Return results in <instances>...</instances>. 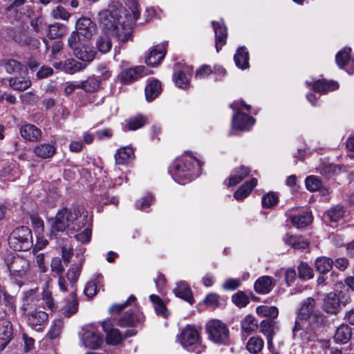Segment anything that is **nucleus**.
Masks as SVG:
<instances>
[{
	"mask_svg": "<svg viewBox=\"0 0 354 354\" xmlns=\"http://www.w3.org/2000/svg\"><path fill=\"white\" fill-rule=\"evenodd\" d=\"M132 17L120 4L109 6L108 10L99 12V22L104 29L115 36L119 41H126L131 35L132 26L139 18L138 3L133 0L129 3Z\"/></svg>",
	"mask_w": 354,
	"mask_h": 354,
	"instance_id": "obj_1",
	"label": "nucleus"
},
{
	"mask_svg": "<svg viewBox=\"0 0 354 354\" xmlns=\"http://www.w3.org/2000/svg\"><path fill=\"white\" fill-rule=\"evenodd\" d=\"M297 317L299 320L295 322L293 334L296 336L297 333L301 331V338L306 342L315 341L327 323L326 317L316 308L315 300L312 297L301 303Z\"/></svg>",
	"mask_w": 354,
	"mask_h": 354,
	"instance_id": "obj_2",
	"label": "nucleus"
},
{
	"mask_svg": "<svg viewBox=\"0 0 354 354\" xmlns=\"http://www.w3.org/2000/svg\"><path fill=\"white\" fill-rule=\"evenodd\" d=\"M50 222L53 232L66 231L68 234H72L86 225L88 215L82 207L63 208Z\"/></svg>",
	"mask_w": 354,
	"mask_h": 354,
	"instance_id": "obj_3",
	"label": "nucleus"
},
{
	"mask_svg": "<svg viewBox=\"0 0 354 354\" xmlns=\"http://www.w3.org/2000/svg\"><path fill=\"white\" fill-rule=\"evenodd\" d=\"M201 163L190 153H185L176 158L169 171L174 180L179 184H186L198 175Z\"/></svg>",
	"mask_w": 354,
	"mask_h": 354,
	"instance_id": "obj_4",
	"label": "nucleus"
},
{
	"mask_svg": "<svg viewBox=\"0 0 354 354\" xmlns=\"http://www.w3.org/2000/svg\"><path fill=\"white\" fill-rule=\"evenodd\" d=\"M178 341L188 351L201 354L205 349L201 343V337L198 328L192 325H187L178 336Z\"/></svg>",
	"mask_w": 354,
	"mask_h": 354,
	"instance_id": "obj_5",
	"label": "nucleus"
},
{
	"mask_svg": "<svg viewBox=\"0 0 354 354\" xmlns=\"http://www.w3.org/2000/svg\"><path fill=\"white\" fill-rule=\"evenodd\" d=\"M205 330L209 339L218 344H226L228 342L230 331L227 325L218 319L209 321Z\"/></svg>",
	"mask_w": 354,
	"mask_h": 354,
	"instance_id": "obj_6",
	"label": "nucleus"
},
{
	"mask_svg": "<svg viewBox=\"0 0 354 354\" xmlns=\"http://www.w3.org/2000/svg\"><path fill=\"white\" fill-rule=\"evenodd\" d=\"M230 107L236 111L232 117V125L233 129L246 131L254 124V119L241 111L243 109L249 111L250 109L249 105L245 104L243 101H236L232 103Z\"/></svg>",
	"mask_w": 354,
	"mask_h": 354,
	"instance_id": "obj_7",
	"label": "nucleus"
},
{
	"mask_svg": "<svg viewBox=\"0 0 354 354\" xmlns=\"http://www.w3.org/2000/svg\"><path fill=\"white\" fill-rule=\"evenodd\" d=\"M82 268V261L78 263L72 265L66 273V276H59L58 285L63 292L68 290V286L71 290H76L75 284L77 281Z\"/></svg>",
	"mask_w": 354,
	"mask_h": 354,
	"instance_id": "obj_8",
	"label": "nucleus"
},
{
	"mask_svg": "<svg viewBox=\"0 0 354 354\" xmlns=\"http://www.w3.org/2000/svg\"><path fill=\"white\" fill-rule=\"evenodd\" d=\"M148 75L145 66H138L122 70L118 75L120 81L124 84H130L140 78Z\"/></svg>",
	"mask_w": 354,
	"mask_h": 354,
	"instance_id": "obj_9",
	"label": "nucleus"
},
{
	"mask_svg": "<svg viewBox=\"0 0 354 354\" xmlns=\"http://www.w3.org/2000/svg\"><path fill=\"white\" fill-rule=\"evenodd\" d=\"M351 48H345L339 51L335 57L336 63L340 68H345V70L351 74L354 71V61L351 59L350 53Z\"/></svg>",
	"mask_w": 354,
	"mask_h": 354,
	"instance_id": "obj_10",
	"label": "nucleus"
},
{
	"mask_svg": "<svg viewBox=\"0 0 354 354\" xmlns=\"http://www.w3.org/2000/svg\"><path fill=\"white\" fill-rule=\"evenodd\" d=\"M102 328L106 335V343L111 345L120 344L123 337L118 329L113 328V324L110 320L103 322Z\"/></svg>",
	"mask_w": 354,
	"mask_h": 354,
	"instance_id": "obj_11",
	"label": "nucleus"
},
{
	"mask_svg": "<svg viewBox=\"0 0 354 354\" xmlns=\"http://www.w3.org/2000/svg\"><path fill=\"white\" fill-rule=\"evenodd\" d=\"M144 319L143 315L136 310H128L118 319V325L121 327L135 326Z\"/></svg>",
	"mask_w": 354,
	"mask_h": 354,
	"instance_id": "obj_12",
	"label": "nucleus"
},
{
	"mask_svg": "<svg viewBox=\"0 0 354 354\" xmlns=\"http://www.w3.org/2000/svg\"><path fill=\"white\" fill-rule=\"evenodd\" d=\"M77 33L90 39L95 31V25L89 18L82 17L76 23Z\"/></svg>",
	"mask_w": 354,
	"mask_h": 354,
	"instance_id": "obj_13",
	"label": "nucleus"
},
{
	"mask_svg": "<svg viewBox=\"0 0 354 354\" xmlns=\"http://www.w3.org/2000/svg\"><path fill=\"white\" fill-rule=\"evenodd\" d=\"M215 34V47L217 53L225 44L227 32L226 27L219 22L213 21L212 22Z\"/></svg>",
	"mask_w": 354,
	"mask_h": 354,
	"instance_id": "obj_14",
	"label": "nucleus"
},
{
	"mask_svg": "<svg viewBox=\"0 0 354 354\" xmlns=\"http://www.w3.org/2000/svg\"><path fill=\"white\" fill-rule=\"evenodd\" d=\"M289 218L292 225L297 228H301L307 226L313 220L311 214L304 210H301L297 213L290 214Z\"/></svg>",
	"mask_w": 354,
	"mask_h": 354,
	"instance_id": "obj_15",
	"label": "nucleus"
},
{
	"mask_svg": "<svg viewBox=\"0 0 354 354\" xmlns=\"http://www.w3.org/2000/svg\"><path fill=\"white\" fill-rule=\"evenodd\" d=\"M323 310L328 314H336L340 308L339 298L336 293L330 292L324 299Z\"/></svg>",
	"mask_w": 354,
	"mask_h": 354,
	"instance_id": "obj_16",
	"label": "nucleus"
},
{
	"mask_svg": "<svg viewBox=\"0 0 354 354\" xmlns=\"http://www.w3.org/2000/svg\"><path fill=\"white\" fill-rule=\"evenodd\" d=\"M165 55V48L164 45L155 46L150 50L149 55L146 57L145 62L147 65L156 66L160 64Z\"/></svg>",
	"mask_w": 354,
	"mask_h": 354,
	"instance_id": "obj_17",
	"label": "nucleus"
},
{
	"mask_svg": "<svg viewBox=\"0 0 354 354\" xmlns=\"http://www.w3.org/2000/svg\"><path fill=\"white\" fill-rule=\"evenodd\" d=\"M274 286V280L269 276H263L257 279L254 283V290L259 294L269 293Z\"/></svg>",
	"mask_w": 354,
	"mask_h": 354,
	"instance_id": "obj_18",
	"label": "nucleus"
},
{
	"mask_svg": "<svg viewBox=\"0 0 354 354\" xmlns=\"http://www.w3.org/2000/svg\"><path fill=\"white\" fill-rule=\"evenodd\" d=\"M83 342L86 348L96 349L102 343V338L94 330H88L84 333Z\"/></svg>",
	"mask_w": 354,
	"mask_h": 354,
	"instance_id": "obj_19",
	"label": "nucleus"
},
{
	"mask_svg": "<svg viewBox=\"0 0 354 354\" xmlns=\"http://www.w3.org/2000/svg\"><path fill=\"white\" fill-rule=\"evenodd\" d=\"M173 291L176 297L184 299L190 304L194 302L192 290L186 282L180 281L178 283L176 288Z\"/></svg>",
	"mask_w": 354,
	"mask_h": 354,
	"instance_id": "obj_20",
	"label": "nucleus"
},
{
	"mask_svg": "<svg viewBox=\"0 0 354 354\" xmlns=\"http://www.w3.org/2000/svg\"><path fill=\"white\" fill-rule=\"evenodd\" d=\"M73 53L77 59L84 62H91L95 56V51L91 49L86 44H81L75 47Z\"/></svg>",
	"mask_w": 354,
	"mask_h": 354,
	"instance_id": "obj_21",
	"label": "nucleus"
},
{
	"mask_svg": "<svg viewBox=\"0 0 354 354\" xmlns=\"http://www.w3.org/2000/svg\"><path fill=\"white\" fill-rule=\"evenodd\" d=\"M250 174V169L245 166H241L236 169L230 175L225 183L227 186H234L242 181Z\"/></svg>",
	"mask_w": 354,
	"mask_h": 354,
	"instance_id": "obj_22",
	"label": "nucleus"
},
{
	"mask_svg": "<svg viewBox=\"0 0 354 354\" xmlns=\"http://www.w3.org/2000/svg\"><path fill=\"white\" fill-rule=\"evenodd\" d=\"M48 319V315L41 310L39 311H32L31 313H28L27 322L29 326L31 327L39 326L37 328V330H39L41 329V326L43 323H44Z\"/></svg>",
	"mask_w": 354,
	"mask_h": 354,
	"instance_id": "obj_23",
	"label": "nucleus"
},
{
	"mask_svg": "<svg viewBox=\"0 0 354 354\" xmlns=\"http://www.w3.org/2000/svg\"><path fill=\"white\" fill-rule=\"evenodd\" d=\"M241 328L242 336L247 337L257 329V321L252 315H248L242 319Z\"/></svg>",
	"mask_w": 354,
	"mask_h": 354,
	"instance_id": "obj_24",
	"label": "nucleus"
},
{
	"mask_svg": "<svg viewBox=\"0 0 354 354\" xmlns=\"http://www.w3.org/2000/svg\"><path fill=\"white\" fill-rule=\"evenodd\" d=\"M257 185V179L252 178L242 185L234 194V197L237 201H242L251 192L252 189Z\"/></svg>",
	"mask_w": 354,
	"mask_h": 354,
	"instance_id": "obj_25",
	"label": "nucleus"
},
{
	"mask_svg": "<svg viewBox=\"0 0 354 354\" xmlns=\"http://www.w3.org/2000/svg\"><path fill=\"white\" fill-rule=\"evenodd\" d=\"M234 60L236 66L242 70L249 67V53L245 47L237 49L234 55Z\"/></svg>",
	"mask_w": 354,
	"mask_h": 354,
	"instance_id": "obj_26",
	"label": "nucleus"
},
{
	"mask_svg": "<svg viewBox=\"0 0 354 354\" xmlns=\"http://www.w3.org/2000/svg\"><path fill=\"white\" fill-rule=\"evenodd\" d=\"M133 157V149L129 147L119 149L115 154V162L118 165H125L132 160Z\"/></svg>",
	"mask_w": 354,
	"mask_h": 354,
	"instance_id": "obj_27",
	"label": "nucleus"
},
{
	"mask_svg": "<svg viewBox=\"0 0 354 354\" xmlns=\"http://www.w3.org/2000/svg\"><path fill=\"white\" fill-rule=\"evenodd\" d=\"M277 322L274 319H265L260 324V332L267 336L268 346L272 344V336L277 328Z\"/></svg>",
	"mask_w": 354,
	"mask_h": 354,
	"instance_id": "obj_28",
	"label": "nucleus"
},
{
	"mask_svg": "<svg viewBox=\"0 0 354 354\" xmlns=\"http://www.w3.org/2000/svg\"><path fill=\"white\" fill-rule=\"evenodd\" d=\"M10 247L15 251L22 250V227H17L8 238Z\"/></svg>",
	"mask_w": 354,
	"mask_h": 354,
	"instance_id": "obj_29",
	"label": "nucleus"
},
{
	"mask_svg": "<svg viewBox=\"0 0 354 354\" xmlns=\"http://www.w3.org/2000/svg\"><path fill=\"white\" fill-rule=\"evenodd\" d=\"M264 346V340L262 337L255 335L249 338L245 348L251 354L259 353Z\"/></svg>",
	"mask_w": 354,
	"mask_h": 354,
	"instance_id": "obj_30",
	"label": "nucleus"
},
{
	"mask_svg": "<svg viewBox=\"0 0 354 354\" xmlns=\"http://www.w3.org/2000/svg\"><path fill=\"white\" fill-rule=\"evenodd\" d=\"M351 328L346 324L339 326L334 335V339L336 342L346 344L351 338Z\"/></svg>",
	"mask_w": 354,
	"mask_h": 354,
	"instance_id": "obj_31",
	"label": "nucleus"
},
{
	"mask_svg": "<svg viewBox=\"0 0 354 354\" xmlns=\"http://www.w3.org/2000/svg\"><path fill=\"white\" fill-rule=\"evenodd\" d=\"M338 88V84L334 81L327 82L324 80H317L313 82V88L315 91L325 93L328 91H333Z\"/></svg>",
	"mask_w": 354,
	"mask_h": 354,
	"instance_id": "obj_32",
	"label": "nucleus"
},
{
	"mask_svg": "<svg viewBox=\"0 0 354 354\" xmlns=\"http://www.w3.org/2000/svg\"><path fill=\"white\" fill-rule=\"evenodd\" d=\"M22 0H16L7 8V17L11 21L20 22L22 15Z\"/></svg>",
	"mask_w": 354,
	"mask_h": 354,
	"instance_id": "obj_33",
	"label": "nucleus"
},
{
	"mask_svg": "<svg viewBox=\"0 0 354 354\" xmlns=\"http://www.w3.org/2000/svg\"><path fill=\"white\" fill-rule=\"evenodd\" d=\"M161 91L160 82L156 80H151L145 88V96L147 101L154 100Z\"/></svg>",
	"mask_w": 354,
	"mask_h": 354,
	"instance_id": "obj_34",
	"label": "nucleus"
},
{
	"mask_svg": "<svg viewBox=\"0 0 354 354\" xmlns=\"http://www.w3.org/2000/svg\"><path fill=\"white\" fill-rule=\"evenodd\" d=\"M41 131L33 124H24V139L36 142L40 139Z\"/></svg>",
	"mask_w": 354,
	"mask_h": 354,
	"instance_id": "obj_35",
	"label": "nucleus"
},
{
	"mask_svg": "<svg viewBox=\"0 0 354 354\" xmlns=\"http://www.w3.org/2000/svg\"><path fill=\"white\" fill-rule=\"evenodd\" d=\"M34 152L39 158H48L55 153L56 148L50 144H41L35 148Z\"/></svg>",
	"mask_w": 354,
	"mask_h": 354,
	"instance_id": "obj_36",
	"label": "nucleus"
},
{
	"mask_svg": "<svg viewBox=\"0 0 354 354\" xmlns=\"http://www.w3.org/2000/svg\"><path fill=\"white\" fill-rule=\"evenodd\" d=\"M78 309V303L76 299V290H73L71 293V298L66 304L62 308V313L67 317L77 313Z\"/></svg>",
	"mask_w": 354,
	"mask_h": 354,
	"instance_id": "obj_37",
	"label": "nucleus"
},
{
	"mask_svg": "<svg viewBox=\"0 0 354 354\" xmlns=\"http://www.w3.org/2000/svg\"><path fill=\"white\" fill-rule=\"evenodd\" d=\"M67 32L66 26L60 23H54L48 26L47 36L50 39H56L64 35Z\"/></svg>",
	"mask_w": 354,
	"mask_h": 354,
	"instance_id": "obj_38",
	"label": "nucleus"
},
{
	"mask_svg": "<svg viewBox=\"0 0 354 354\" xmlns=\"http://www.w3.org/2000/svg\"><path fill=\"white\" fill-rule=\"evenodd\" d=\"M149 299L154 306L157 315L167 318L169 316V313L160 297L156 295H151Z\"/></svg>",
	"mask_w": 354,
	"mask_h": 354,
	"instance_id": "obj_39",
	"label": "nucleus"
},
{
	"mask_svg": "<svg viewBox=\"0 0 354 354\" xmlns=\"http://www.w3.org/2000/svg\"><path fill=\"white\" fill-rule=\"evenodd\" d=\"M333 260L326 257H318L315 262L316 270L321 274L329 272L333 267Z\"/></svg>",
	"mask_w": 354,
	"mask_h": 354,
	"instance_id": "obj_40",
	"label": "nucleus"
},
{
	"mask_svg": "<svg viewBox=\"0 0 354 354\" xmlns=\"http://www.w3.org/2000/svg\"><path fill=\"white\" fill-rule=\"evenodd\" d=\"M85 67V64H83L74 59H68L66 60L63 65V71L67 73L73 74L82 71Z\"/></svg>",
	"mask_w": 354,
	"mask_h": 354,
	"instance_id": "obj_41",
	"label": "nucleus"
},
{
	"mask_svg": "<svg viewBox=\"0 0 354 354\" xmlns=\"http://www.w3.org/2000/svg\"><path fill=\"white\" fill-rule=\"evenodd\" d=\"M102 277L97 275L95 280L88 282L84 288V292L88 298L93 297L97 292L98 286L101 283Z\"/></svg>",
	"mask_w": 354,
	"mask_h": 354,
	"instance_id": "obj_42",
	"label": "nucleus"
},
{
	"mask_svg": "<svg viewBox=\"0 0 354 354\" xmlns=\"http://www.w3.org/2000/svg\"><path fill=\"white\" fill-rule=\"evenodd\" d=\"M112 44L107 33H103L97 39L96 47L102 53L109 52L111 48Z\"/></svg>",
	"mask_w": 354,
	"mask_h": 354,
	"instance_id": "obj_43",
	"label": "nucleus"
},
{
	"mask_svg": "<svg viewBox=\"0 0 354 354\" xmlns=\"http://www.w3.org/2000/svg\"><path fill=\"white\" fill-rule=\"evenodd\" d=\"M146 123V118L142 115H137L130 118L127 125L124 127V131H135L142 127Z\"/></svg>",
	"mask_w": 354,
	"mask_h": 354,
	"instance_id": "obj_44",
	"label": "nucleus"
},
{
	"mask_svg": "<svg viewBox=\"0 0 354 354\" xmlns=\"http://www.w3.org/2000/svg\"><path fill=\"white\" fill-rule=\"evenodd\" d=\"M256 313L261 317H270V319H275L279 314L278 308L275 306H259L256 308Z\"/></svg>",
	"mask_w": 354,
	"mask_h": 354,
	"instance_id": "obj_45",
	"label": "nucleus"
},
{
	"mask_svg": "<svg viewBox=\"0 0 354 354\" xmlns=\"http://www.w3.org/2000/svg\"><path fill=\"white\" fill-rule=\"evenodd\" d=\"M12 335L10 322L5 319H0V339L6 342L10 341Z\"/></svg>",
	"mask_w": 354,
	"mask_h": 354,
	"instance_id": "obj_46",
	"label": "nucleus"
},
{
	"mask_svg": "<svg viewBox=\"0 0 354 354\" xmlns=\"http://www.w3.org/2000/svg\"><path fill=\"white\" fill-rule=\"evenodd\" d=\"M286 243L295 249H306L309 246V243L301 237L288 236L285 240Z\"/></svg>",
	"mask_w": 354,
	"mask_h": 354,
	"instance_id": "obj_47",
	"label": "nucleus"
},
{
	"mask_svg": "<svg viewBox=\"0 0 354 354\" xmlns=\"http://www.w3.org/2000/svg\"><path fill=\"white\" fill-rule=\"evenodd\" d=\"M187 71H188V68H186L174 75L175 83L180 88H185L189 86V80L185 75Z\"/></svg>",
	"mask_w": 354,
	"mask_h": 354,
	"instance_id": "obj_48",
	"label": "nucleus"
},
{
	"mask_svg": "<svg viewBox=\"0 0 354 354\" xmlns=\"http://www.w3.org/2000/svg\"><path fill=\"white\" fill-rule=\"evenodd\" d=\"M80 88L86 92H93L100 86V82L95 77H88L86 80L80 84Z\"/></svg>",
	"mask_w": 354,
	"mask_h": 354,
	"instance_id": "obj_49",
	"label": "nucleus"
},
{
	"mask_svg": "<svg viewBox=\"0 0 354 354\" xmlns=\"http://www.w3.org/2000/svg\"><path fill=\"white\" fill-rule=\"evenodd\" d=\"M0 64L3 66L6 71L10 73H17L21 71V64L14 59H4L0 62Z\"/></svg>",
	"mask_w": 354,
	"mask_h": 354,
	"instance_id": "obj_50",
	"label": "nucleus"
},
{
	"mask_svg": "<svg viewBox=\"0 0 354 354\" xmlns=\"http://www.w3.org/2000/svg\"><path fill=\"white\" fill-rule=\"evenodd\" d=\"M344 209L341 206H336L327 211L326 216L332 222H337L344 216Z\"/></svg>",
	"mask_w": 354,
	"mask_h": 354,
	"instance_id": "obj_51",
	"label": "nucleus"
},
{
	"mask_svg": "<svg viewBox=\"0 0 354 354\" xmlns=\"http://www.w3.org/2000/svg\"><path fill=\"white\" fill-rule=\"evenodd\" d=\"M64 321L62 319H57L53 322L50 330L48 333V336L50 339H55L62 332V329L64 326Z\"/></svg>",
	"mask_w": 354,
	"mask_h": 354,
	"instance_id": "obj_52",
	"label": "nucleus"
},
{
	"mask_svg": "<svg viewBox=\"0 0 354 354\" xmlns=\"http://www.w3.org/2000/svg\"><path fill=\"white\" fill-rule=\"evenodd\" d=\"M31 221L32 226L35 230L37 237L40 235L44 231V223L43 221L36 214H32L29 216Z\"/></svg>",
	"mask_w": 354,
	"mask_h": 354,
	"instance_id": "obj_53",
	"label": "nucleus"
},
{
	"mask_svg": "<svg viewBox=\"0 0 354 354\" xmlns=\"http://www.w3.org/2000/svg\"><path fill=\"white\" fill-rule=\"evenodd\" d=\"M299 277L300 279L307 280L314 276L313 269L306 263H301L298 266Z\"/></svg>",
	"mask_w": 354,
	"mask_h": 354,
	"instance_id": "obj_54",
	"label": "nucleus"
},
{
	"mask_svg": "<svg viewBox=\"0 0 354 354\" xmlns=\"http://www.w3.org/2000/svg\"><path fill=\"white\" fill-rule=\"evenodd\" d=\"M232 300L239 308L245 307L250 302L248 297L242 291H239L234 295Z\"/></svg>",
	"mask_w": 354,
	"mask_h": 354,
	"instance_id": "obj_55",
	"label": "nucleus"
},
{
	"mask_svg": "<svg viewBox=\"0 0 354 354\" xmlns=\"http://www.w3.org/2000/svg\"><path fill=\"white\" fill-rule=\"evenodd\" d=\"M51 16L55 19L68 20L71 14L62 6H57L51 10Z\"/></svg>",
	"mask_w": 354,
	"mask_h": 354,
	"instance_id": "obj_56",
	"label": "nucleus"
},
{
	"mask_svg": "<svg viewBox=\"0 0 354 354\" xmlns=\"http://www.w3.org/2000/svg\"><path fill=\"white\" fill-rule=\"evenodd\" d=\"M322 185L321 180L316 176H310L306 179V188L311 192L319 190Z\"/></svg>",
	"mask_w": 354,
	"mask_h": 354,
	"instance_id": "obj_57",
	"label": "nucleus"
},
{
	"mask_svg": "<svg viewBox=\"0 0 354 354\" xmlns=\"http://www.w3.org/2000/svg\"><path fill=\"white\" fill-rule=\"evenodd\" d=\"M278 196L274 192H269L262 198V205L264 207L270 208L278 203Z\"/></svg>",
	"mask_w": 354,
	"mask_h": 354,
	"instance_id": "obj_58",
	"label": "nucleus"
},
{
	"mask_svg": "<svg viewBox=\"0 0 354 354\" xmlns=\"http://www.w3.org/2000/svg\"><path fill=\"white\" fill-rule=\"evenodd\" d=\"M91 237V229L89 226L85 227L84 230L78 234H75V238L77 241L82 243H87L90 241Z\"/></svg>",
	"mask_w": 354,
	"mask_h": 354,
	"instance_id": "obj_59",
	"label": "nucleus"
},
{
	"mask_svg": "<svg viewBox=\"0 0 354 354\" xmlns=\"http://www.w3.org/2000/svg\"><path fill=\"white\" fill-rule=\"evenodd\" d=\"M51 270L53 272H55L59 276H62V274L64 272V268L62 264L61 259L58 257H55L51 261Z\"/></svg>",
	"mask_w": 354,
	"mask_h": 354,
	"instance_id": "obj_60",
	"label": "nucleus"
},
{
	"mask_svg": "<svg viewBox=\"0 0 354 354\" xmlns=\"http://www.w3.org/2000/svg\"><path fill=\"white\" fill-rule=\"evenodd\" d=\"M212 73L210 66L203 65L196 71L195 77L197 79H204Z\"/></svg>",
	"mask_w": 354,
	"mask_h": 354,
	"instance_id": "obj_61",
	"label": "nucleus"
},
{
	"mask_svg": "<svg viewBox=\"0 0 354 354\" xmlns=\"http://www.w3.org/2000/svg\"><path fill=\"white\" fill-rule=\"evenodd\" d=\"M241 286L239 279H228L223 285V288L227 290H234Z\"/></svg>",
	"mask_w": 354,
	"mask_h": 354,
	"instance_id": "obj_62",
	"label": "nucleus"
},
{
	"mask_svg": "<svg viewBox=\"0 0 354 354\" xmlns=\"http://www.w3.org/2000/svg\"><path fill=\"white\" fill-rule=\"evenodd\" d=\"M219 296L215 293L207 295L205 299V303L209 306H218L219 304Z\"/></svg>",
	"mask_w": 354,
	"mask_h": 354,
	"instance_id": "obj_63",
	"label": "nucleus"
},
{
	"mask_svg": "<svg viewBox=\"0 0 354 354\" xmlns=\"http://www.w3.org/2000/svg\"><path fill=\"white\" fill-rule=\"evenodd\" d=\"M53 73V71L50 67L42 66L37 71L36 75L38 79H44L52 75Z\"/></svg>",
	"mask_w": 354,
	"mask_h": 354,
	"instance_id": "obj_64",
	"label": "nucleus"
}]
</instances>
